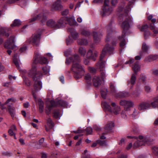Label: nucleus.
<instances>
[{
	"instance_id": "obj_1",
	"label": "nucleus",
	"mask_w": 158,
	"mask_h": 158,
	"mask_svg": "<svg viewBox=\"0 0 158 158\" xmlns=\"http://www.w3.org/2000/svg\"><path fill=\"white\" fill-rule=\"evenodd\" d=\"M34 60L32 65V69L28 73V75L32 77L34 81V89L35 92H38L42 87V84L40 79L42 77V74L39 71H37L35 64L38 63L41 64H46L48 63L47 59L45 57L41 56L39 53H35L34 57Z\"/></svg>"
},
{
	"instance_id": "obj_2",
	"label": "nucleus",
	"mask_w": 158,
	"mask_h": 158,
	"mask_svg": "<svg viewBox=\"0 0 158 158\" xmlns=\"http://www.w3.org/2000/svg\"><path fill=\"white\" fill-rule=\"evenodd\" d=\"M80 62V57L78 55H75L67 58L66 61V63L67 64H69L71 62L73 63L71 70L73 72L74 78L76 79L81 78L85 72L83 67L79 63Z\"/></svg>"
},
{
	"instance_id": "obj_3",
	"label": "nucleus",
	"mask_w": 158,
	"mask_h": 158,
	"mask_svg": "<svg viewBox=\"0 0 158 158\" xmlns=\"http://www.w3.org/2000/svg\"><path fill=\"white\" fill-rule=\"evenodd\" d=\"M113 50L114 48L113 47H110L108 44H106L102 51V54L101 55L100 60L97 64L98 67L100 69L101 76L103 81L106 77V74L104 68L105 63V61L102 60V59L104 57L106 53L110 54L112 53Z\"/></svg>"
},
{
	"instance_id": "obj_4",
	"label": "nucleus",
	"mask_w": 158,
	"mask_h": 158,
	"mask_svg": "<svg viewBox=\"0 0 158 158\" xmlns=\"http://www.w3.org/2000/svg\"><path fill=\"white\" fill-rule=\"evenodd\" d=\"M128 12L129 10H126L125 14L121 15L119 17L121 20L122 19L124 20L122 25V28L124 31L127 30L129 28V23L132 21L131 17L128 14Z\"/></svg>"
},
{
	"instance_id": "obj_5",
	"label": "nucleus",
	"mask_w": 158,
	"mask_h": 158,
	"mask_svg": "<svg viewBox=\"0 0 158 158\" xmlns=\"http://www.w3.org/2000/svg\"><path fill=\"white\" fill-rule=\"evenodd\" d=\"M66 105V102L62 100H60L56 103L54 101L52 100L50 101V105H47L46 107L45 112L47 115H49L51 114V110L53 107L56 106L64 107Z\"/></svg>"
},
{
	"instance_id": "obj_6",
	"label": "nucleus",
	"mask_w": 158,
	"mask_h": 158,
	"mask_svg": "<svg viewBox=\"0 0 158 158\" xmlns=\"http://www.w3.org/2000/svg\"><path fill=\"white\" fill-rule=\"evenodd\" d=\"M139 140H137L134 144L133 148H136L146 144L148 145L151 144L150 141L149 139L145 138L142 136H139Z\"/></svg>"
},
{
	"instance_id": "obj_7",
	"label": "nucleus",
	"mask_w": 158,
	"mask_h": 158,
	"mask_svg": "<svg viewBox=\"0 0 158 158\" xmlns=\"http://www.w3.org/2000/svg\"><path fill=\"white\" fill-rule=\"evenodd\" d=\"M102 106L104 107L105 111H108L111 113L113 112L114 114L116 115L118 114L120 110V107L118 106H116L113 109L114 110H112L110 106L106 102L102 103Z\"/></svg>"
},
{
	"instance_id": "obj_8",
	"label": "nucleus",
	"mask_w": 158,
	"mask_h": 158,
	"mask_svg": "<svg viewBox=\"0 0 158 158\" xmlns=\"http://www.w3.org/2000/svg\"><path fill=\"white\" fill-rule=\"evenodd\" d=\"M47 19L46 16L43 13H41L32 18L29 21L30 23H32L36 20H40L42 24H44Z\"/></svg>"
},
{
	"instance_id": "obj_9",
	"label": "nucleus",
	"mask_w": 158,
	"mask_h": 158,
	"mask_svg": "<svg viewBox=\"0 0 158 158\" xmlns=\"http://www.w3.org/2000/svg\"><path fill=\"white\" fill-rule=\"evenodd\" d=\"M120 104L124 106V110L128 111L130 110V108L134 106V104L133 102L131 101L122 100L120 102Z\"/></svg>"
},
{
	"instance_id": "obj_10",
	"label": "nucleus",
	"mask_w": 158,
	"mask_h": 158,
	"mask_svg": "<svg viewBox=\"0 0 158 158\" xmlns=\"http://www.w3.org/2000/svg\"><path fill=\"white\" fill-rule=\"evenodd\" d=\"M15 37L14 36H10L9 39L7 40L5 44L4 47L7 49H13L15 47Z\"/></svg>"
},
{
	"instance_id": "obj_11",
	"label": "nucleus",
	"mask_w": 158,
	"mask_h": 158,
	"mask_svg": "<svg viewBox=\"0 0 158 158\" xmlns=\"http://www.w3.org/2000/svg\"><path fill=\"white\" fill-rule=\"evenodd\" d=\"M40 34L39 33L34 34L32 36L31 42L33 45H38L40 43Z\"/></svg>"
},
{
	"instance_id": "obj_12",
	"label": "nucleus",
	"mask_w": 158,
	"mask_h": 158,
	"mask_svg": "<svg viewBox=\"0 0 158 158\" xmlns=\"http://www.w3.org/2000/svg\"><path fill=\"white\" fill-rule=\"evenodd\" d=\"M137 75L135 73H133L131 77L130 80L127 81V85L130 87V89H131L132 88L133 85L135 83Z\"/></svg>"
},
{
	"instance_id": "obj_13",
	"label": "nucleus",
	"mask_w": 158,
	"mask_h": 158,
	"mask_svg": "<svg viewBox=\"0 0 158 158\" xmlns=\"http://www.w3.org/2000/svg\"><path fill=\"white\" fill-rule=\"evenodd\" d=\"M98 55V53L97 52L94 51L93 52L91 50H90L88 51L86 56L87 58L95 61L96 60L95 58Z\"/></svg>"
},
{
	"instance_id": "obj_14",
	"label": "nucleus",
	"mask_w": 158,
	"mask_h": 158,
	"mask_svg": "<svg viewBox=\"0 0 158 158\" xmlns=\"http://www.w3.org/2000/svg\"><path fill=\"white\" fill-rule=\"evenodd\" d=\"M150 104L148 103L143 102L140 103L138 106V109L139 110L144 111L150 107Z\"/></svg>"
},
{
	"instance_id": "obj_15",
	"label": "nucleus",
	"mask_w": 158,
	"mask_h": 158,
	"mask_svg": "<svg viewBox=\"0 0 158 158\" xmlns=\"http://www.w3.org/2000/svg\"><path fill=\"white\" fill-rule=\"evenodd\" d=\"M112 8L110 6L103 7L102 15L103 16L108 15L112 13Z\"/></svg>"
},
{
	"instance_id": "obj_16",
	"label": "nucleus",
	"mask_w": 158,
	"mask_h": 158,
	"mask_svg": "<svg viewBox=\"0 0 158 158\" xmlns=\"http://www.w3.org/2000/svg\"><path fill=\"white\" fill-rule=\"evenodd\" d=\"M47 25L49 27L55 29H58L57 22H55L53 20L51 19L48 20L46 23Z\"/></svg>"
},
{
	"instance_id": "obj_17",
	"label": "nucleus",
	"mask_w": 158,
	"mask_h": 158,
	"mask_svg": "<svg viewBox=\"0 0 158 158\" xmlns=\"http://www.w3.org/2000/svg\"><path fill=\"white\" fill-rule=\"evenodd\" d=\"M93 36L94 40L95 43H98L102 35L100 32H94Z\"/></svg>"
},
{
	"instance_id": "obj_18",
	"label": "nucleus",
	"mask_w": 158,
	"mask_h": 158,
	"mask_svg": "<svg viewBox=\"0 0 158 158\" xmlns=\"http://www.w3.org/2000/svg\"><path fill=\"white\" fill-rule=\"evenodd\" d=\"M62 7L60 0H57L55 1L52 5V8L55 10H59Z\"/></svg>"
},
{
	"instance_id": "obj_19",
	"label": "nucleus",
	"mask_w": 158,
	"mask_h": 158,
	"mask_svg": "<svg viewBox=\"0 0 158 158\" xmlns=\"http://www.w3.org/2000/svg\"><path fill=\"white\" fill-rule=\"evenodd\" d=\"M93 85L95 87H98L101 84V81L98 77H94L93 80Z\"/></svg>"
},
{
	"instance_id": "obj_20",
	"label": "nucleus",
	"mask_w": 158,
	"mask_h": 158,
	"mask_svg": "<svg viewBox=\"0 0 158 158\" xmlns=\"http://www.w3.org/2000/svg\"><path fill=\"white\" fill-rule=\"evenodd\" d=\"M69 31L70 32L73 39L76 40L79 37L78 33L74 29L72 28H69Z\"/></svg>"
},
{
	"instance_id": "obj_21",
	"label": "nucleus",
	"mask_w": 158,
	"mask_h": 158,
	"mask_svg": "<svg viewBox=\"0 0 158 158\" xmlns=\"http://www.w3.org/2000/svg\"><path fill=\"white\" fill-rule=\"evenodd\" d=\"M66 22L67 21V23L71 26L75 25L77 23L74 17L71 18H67L65 17Z\"/></svg>"
},
{
	"instance_id": "obj_22",
	"label": "nucleus",
	"mask_w": 158,
	"mask_h": 158,
	"mask_svg": "<svg viewBox=\"0 0 158 158\" xmlns=\"http://www.w3.org/2000/svg\"><path fill=\"white\" fill-rule=\"evenodd\" d=\"M114 127V123L112 122H109L108 123L105 127V130L106 132H108L112 130Z\"/></svg>"
},
{
	"instance_id": "obj_23",
	"label": "nucleus",
	"mask_w": 158,
	"mask_h": 158,
	"mask_svg": "<svg viewBox=\"0 0 158 158\" xmlns=\"http://www.w3.org/2000/svg\"><path fill=\"white\" fill-rule=\"evenodd\" d=\"M65 17L61 18L57 21V25L58 26V29L61 27L64 23L67 24V23L66 22Z\"/></svg>"
},
{
	"instance_id": "obj_24",
	"label": "nucleus",
	"mask_w": 158,
	"mask_h": 158,
	"mask_svg": "<svg viewBox=\"0 0 158 158\" xmlns=\"http://www.w3.org/2000/svg\"><path fill=\"white\" fill-rule=\"evenodd\" d=\"M10 30L9 28L3 27H0V35H2L3 36L7 37L9 36V35L8 33H6V31Z\"/></svg>"
},
{
	"instance_id": "obj_25",
	"label": "nucleus",
	"mask_w": 158,
	"mask_h": 158,
	"mask_svg": "<svg viewBox=\"0 0 158 158\" xmlns=\"http://www.w3.org/2000/svg\"><path fill=\"white\" fill-rule=\"evenodd\" d=\"M125 37V33H123L122 35V36L119 38V40L120 41V47L123 48L124 46L126 44L124 37Z\"/></svg>"
},
{
	"instance_id": "obj_26",
	"label": "nucleus",
	"mask_w": 158,
	"mask_h": 158,
	"mask_svg": "<svg viewBox=\"0 0 158 158\" xmlns=\"http://www.w3.org/2000/svg\"><path fill=\"white\" fill-rule=\"evenodd\" d=\"M38 104L39 105V111L40 113H42L44 110V103L42 100L39 99L38 100Z\"/></svg>"
},
{
	"instance_id": "obj_27",
	"label": "nucleus",
	"mask_w": 158,
	"mask_h": 158,
	"mask_svg": "<svg viewBox=\"0 0 158 158\" xmlns=\"http://www.w3.org/2000/svg\"><path fill=\"white\" fill-rule=\"evenodd\" d=\"M139 62L137 61L136 62L133 67L132 69L134 71V73L137 74V72L139 71L140 70V67L139 65Z\"/></svg>"
},
{
	"instance_id": "obj_28",
	"label": "nucleus",
	"mask_w": 158,
	"mask_h": 158,
	"mask_svg": "<svg viewBox=\"0 0 158 158\" xmlns=\"http://www.w3.org/2000/svg\"><path fill=\"white\" fill-rule=\"evenodd\" d=\"M8 109L11 117L12 118L14 117L15 114V108L9 105L8 106Z\"/></svg>"
},
{
	"instance_id": "obj_29",
	"label": "nucleus",
	"mask_w": 158,
	"mask_h": 158,
	"mask_svg": "<svg viewBox=\"0 0 158 158\" xmlns=\"http://www.w3.org/2000/svg\"><path fill=\"white\" fill-rule=\"evenodd\" d=\"M149 28L154 34L158 33V28L155 27L154 24H151L149 26Z\"/></svg>"
},
{
	"instance_id": "obj_30",
	"label": "nucleus",
	"mask_w": 158,
	"mask_h": 158,
	"mask_svg": "<svg viewBox=\"0 0 158 158\" xmlns=\"http://www.w3.org/2000/svg\"><path fill=\"white\" fill-rule=\"evenodd\" d=\"M85 79L88 85H91V78L90 74L88 73L85 74Z\"/></svg>"
},
{
	"instance_id": "obj_31",
	"label": "nucleus",
	"mask_w": 158,
	"mask_h": 158,
	"mask_svg": "<svg viewBox=\"0 0 158 158\" xmlns=\"http://www.w3.org/2000/svg\"><path fill=\"white\" fill-rule=\"evenodd\" d=\"M106 28L107 30V38L106 39V41L107 42L109 41L108 36H109L110 34L112 32V28L111 25L110 24L108 26L106 27Z\"/></svg>"
},
{
	"instance_id": "obj_32",
	"label": "nucleus",
	"mask_w": 158,
	"mask_h": 158,
	"mask_svg": "<svg viewBox=\"0 0 158 158\" xmlns=\"http://www.w3.org/2000/svg\"><path fill=\"white\" fill-rule=\"evenodd\" d=\"M13 62L15 64L18 69L19 68V60H18V56L17 55L15 54L13 57Z\"/></svg>"
},
{
	"instance_id": "obj_33",
	"label": "nucleus",
	"mask_w": 158,
	"mask_h": 158,
	"mask_svg": "<svg viewBox=\"0 0 158 158\" xmlns=\"http://www.w3.org/2000/svg\"><path fill=\"white\" fill-rule=\"evenodd\" d=\"M120 98L128 97L130 96V94L128 92H122L118 94Z\"/></svg>"
},
{
	"instance_id": "obj_34",
	"label": "nucleus",
	"mask_w": 158,
	"mask_h": 158,
	"mask_svg": "<svg viewBox=\"0 0 158 158\" xmlns=\"http://www.w3.org/2000/svg\"><path fill=\"white\" fill-rule=\"evenodd\" d=\"M53 116L56 119H59L60 118L61 115L59 113L58 110H54Z\"/></svg>"
},
{
	"instance_id": "obj_35",
	"label": "nucleus",
	"mask_w": 158,
	"mask_h": 158,
	"mask_svg": "<svg viewBox=\"0 0 158 158\" xmlns=\"http://www.w3.org/2000/svg\"><path fill=\"white\" fill-rule=\"evenodd\" d=\"M21 24V22L19 19H15L14 20L13 23L11 24L10 26L11 27L19 26Z\"/></svg>"
},
{
	"instance_id": "obj_36",
	"label": "nucleus",
	"mask_w": 158,
	"mask_h": 158,
	"mask_svg": "<svg viewBox=\"0 0 158 158\" xmlns=\"http://www.w3.org/2000/svg\"><path fill=\"white\" fill-rule=\"evenodd\" d=\"M78 44L81 45H85L88 44L87 40L85 39L79 40L77 41Z\"/></svg>"
},
{
	"instance_id": "obj_37",
	"label": "nucleus",
	"mask_w": 158,
	"mask_h": 158,
	"mask_svg": "<svg viewBox=\"0 0 158 158\" xmlns=\"http://www.w3.org/2000/svg\"><path fill=\"white\" fill-rule=\"evenodd\" d=\"M157 58L156 56L150 55L146 59V60L148 61H150L153 60H156Z\"/></svg>"
},
{
	"instance_id": "obj_38",
	"label": "nucleus",
	"mask_w": 158,
	"mask_h": 158,
	"mask_svg": "<svg viewBox=\"0 0 158 158\" xmlns=\"http://www.w3.org/2000/svg\"><path fill=\"white\" fill-rule=\"evenodd\" d=\"M154 101L151 103L152 105L154 108L158 106V97L155 98L154 99Z\"/></svg>"
},
{
	"instance_id": "obj_39",
	"label": "nucleus",
	"mask_w": 158,
	"mask_h": 158,
	"mask_svg": "<svg viewBox=\"0 0 158 158\" xmlns=\"http://www.w3.org/2000/svg\"><path fill=\"white\" fill-rule=\"evenodd\" d=\"M148 26L147 25L145 24L143 25L141 28L140 29L141 31H144V36L145 38L146 37V32H145V31L148 28Z\"/></svg>"
},
{
	"instance_id": "obj_40",
	"label": "nucleus",
	"mask_w": 158,
	"mask_h": 158,
	"mask_svg": "<svg viewBox=\"0 0 158 158\" xmlns=\"http://www.w3.org/2000/svg\"><path fill=\"white\" fill-rule=\"evenodd\" d=\"M79 52L81 56H84L86 53V51L83 47H80L79 49Z\"/></svg>"
},
{
	"instance_id": "obj_41",
	"label": "nucleus",
	"mask_w": 158,
	"mask_h": 158,
	"mask_svg": "<svg viewBox=\"0 0 158 158\" xmlns=\"http://www.w3.org/2000/svg\"><path fill=\"white\" fill-rule=\"evenodd\" d=\"M107 92V89H104V90H101V95L103 98H106Z\"/></svg>"
},
{
	"instance_id": "obj_42",
	"label": "nucleus",
	"mask_w": 158,
	"mask_h": 158,
	"mask_svg": "<svg viewBox=\"0 0 158 158\" xmlns=\"http://www.w3.org/2000/svg\"><path fill=\"white\" fill-rule=\"evenodd\" d=\"M81 33L82 35L85 36H88L90 34V33L89 31L86 30H83Z\"/></svg>"
},
{
	"instance_id": "obj_43",
	"label": "nucleus",
	"mask_w": 158,
	"mask_h": 158,
	"mask_svg": "<svg viewBox=\"0 0 158 158\" xmlns=\"http://www.w3.org/2000/svg\"><path fill=\"white\" fill-rule=\"evenodd\" d=\"M42 70L44 74H46L49 73V67L46 66L42 68Z\"/></svg>"
},
{
	"instance_id": "obj_44",
	"label": "nucleus",
	"mask_w": 158,
	"mask_h": 158,
	"mask_svg": "<svg viewBox=\"0 0 158 158\" xmlns=\"http://www.w3.org/2000/svg\"><path fill=\"white\" fill-rule=\"evenodd\" d=\"M23 80L26 85L27 86H29L31 85V82L25 77H23Z\"/></svg>"
},
{
	"instance_id": "obj_45",
	"label": "nucleus",
	"mask_w": 158,
	"mask_h": 158,
	"mask_svg": "<svg viewBox=\"0 0 158 158\" xmlns=\"http://www.w3.org/2000/svg\"><path fill=\"white\" fill-rule=\"evenodd\" d=\"M47 122L48 125L51 128L54 126V124L52 119L50 118H48L47 120Z\"/></svg>"
},
{
	"instance_id": "obj_46",
	"label": "nucleus",
	"mask_w": 158,
	"mask_h": 158,
	"mask_svg": "<svg viewBox=\"0 0 158 158\" xmlns=\"http://www.w3.org/2000/svg\"><path fill=\"white\" fill-rule=\"evenodd\" d=\"M97 144L100 146H104L106 145V142L104 140H98L97 141Z\"/></svg>"
},
{
	"instance_id": "obj_47",
	"label": "nucleus",
	"mask_w": 158,
	"mask_h": 158,
	"mask_svg": "<svg viewBox=\"0 0 158 158\" xmlns=\"http://www.w3.org/2000/svg\"><path fill=\"white\" fill-rule=\"evenodd\" d=\"M149 47L146 44L144 43L142 45V49L143 51L147 52L148 50Z\"/></svg>"
},
{
	"instance_id": "obj_48",
	"label": "nucleus",
	"mask_w": 158,
	"mask_h": 158,
	"mask_svg": "<svg viewBox=\"0 0 158 158\" xmlns=\"http://www.w3.org/2000/svg\"><path fill=\"white\" fill-rule=\"evenodd\" d=\"M144 89L145 91L147 93L150 92L151 91V89L150 86L148 85H146L145 86Z\"/></svg>"
},
{
	"instance_id": "obj_49",
	"label": "nucleus",
	"mask_w": 158,
	"mask_h": 158,
	"mask_svg": "<svg viewBox=\"0 0 158 158\" xmlns=\"http://www.w3.org/2000/svg\"><path fill=\"white\" fill-rule=\"evenodd\" d=\"M140 79L141 81L145 82L146 80V77L145 75L141 74L140 76Z\"/></svg>"
},
{
	"instance_id": "obj_50",
	"label": "nucleus",
	"mask_w": 158,
	"mask_h": 158,
	"mask_svg": "<svg viewBox=\"0 0 158 158\" xmlns=\"http://www.w3.org/2000/svg\"><path fill=\"white\" fill-rule=\"evenodd\" d=\"M138 114L139 112L136 109H134L133 113L131 115L132 116L133 118H135L136 116Z\"/></svg>"
},
{
	"instance_id": "obj_51",
	"label": "nucleus",
	"mask_w": 158,
	"mask_h": 158,
	"mask_svg": "<svg viewBox=\"0 0 158 158\" xmlns=\"http://www.w3.org/2000/svg\"><path fill=\"white\" fill-rule=\"evenodd\" d=\"M86 131L87 134H91L92 131V128L90 127H87L86 128Z\"/></svg>"
},
{
	"instance_id": "obj_52",
	"label": "nucleus",
	"mask_w": 158,
	"mask_h": 158,
	"mask_svg": "<svg viewBox=\"0 0 158 158\" xmlns=\"http://www.w3.org/2000/svg\"><path fill=\"white\" fill-rule=\"evenodd\" d=\"M88 69L90 73H94L96 72V69L95 68L91 67H89Z\"/></svg>"
},
{
	"instance_id": "obj_53",
	"label": "nucleus",
	"mask_w": 158,
	"mask_h": 158,
	"mask_svg": "<svg viewBox=\"0 0 158 158\" xmlns=\"http://www.w3.org/2000/svg\"><path fill=\"white\" fill-rule=\"evenodd\" d=\"M110 87L111 92L113 93H115L116 90L114 84L110 83Z\"/></svg>"
},
{
	"instance_id": "obj_54",
	"label": "nucleus",
	"mask_w": 158,
	"mask_h": 158,
	"mask_svg": "<svg viewBox=\"0 0 158 158\" xmlns=\"http://www.w3.org/2000/svg\"><path fill=\"white\" fill-rule=\"evenodd\" d=\"M15 99L14 98H9L7 100L6 102H5V104H7L10 102H15Z\"/></svg>"
},
{
	"instance_id": "obj_55",
	"label": "nucleus",
	"mask_w": 158,
	"mask_h": 158,
	"mask_svg": "<svg viewBox=\"0 0 158 158\" xmlns=\"http://www.w3.org/2000/svg\"><path fill=\"white\" fill-rule=\"evenodd\" d=\"M110 0H104L103 7L110 6H109Z\"/></svg>"
},
{
	"instance_id": "obj_56",
	"label": "nucleus",
	"mask_w": 158,
	"mask_h": 158,
	"mask_svg": "<svg viewBox=\"0 0 158 158\" xmlns=\"http://www.w3.org/2000/svg\"><path fill=\"white\" fill-rule=\"evenodd\" d=\"M153 152L156 154H158V147L155 146L152 148Z\"/></svg>"
},
{
	"instance_id": "obj_57",
	"label": "nucleus",
	"mask_w": 158,
	"mask_h": 158,
	"mask_svg": "<svg viewBox=\"0 0 158 158\" xmlns=\"http://www.w3.org/2000/svg\"><path fill=\"white\" fill-rule=\"evenodd\" d=\"M27 49L26 46L25 45L23 46V47H21L19 49V51L20 52H24Z\"/></svg>"
},
{
	"instance_id": "obj_58",
	"label": "nucleus",
	"mask_w": 158,
	"mask_h": 158,
	"mask_svg": "<svg viewBox=\"0 0 158 158\" xmlns=\"http://www.w3.org/2000/svg\"><path fill=\"white\" fill-rule=\"evenodd\" d=\"M73 40L72 39L69 38L66 40V43L67 45H70L72 43H73Z\"/></svg>"
},
{
	"instance_id": "obj_59",
	"label": "nucleus",
	"mask_w": 158,
	"mask_h": 158,
	"mask_svg": "<svg viewBox=\"0 0 158 158\" xmlns=\"http://www.w3.org/2000/svg\"><path fill=\"white\" fill-rule=\"evenodd\" d=\"M57 156V153L56 152H52L50 158H56Z\"/></svg>"
},
{
	"instance_id": "obj_60",
	"label": "nucleus",
	"mask_w": 158,
	"mask_h": 158,
	"mask_svg": "<svg viewBox=\"0 0 158 158\" xmlns=\"http://www.w3.org/2000/svg\"><path fill=\"white\" fill-rule=\"evenodd\" d=\"M69 13V10L68 9H66L64 11H62L61 14L63 15H67Z\"/></svg>"
},
{
	"instance_id": "obj_61",
	"label": "nucleus",
	"mask_w": 158,
	"mask_h": 158,
	"mask_svg": "<svg viewBox=\"0 0 158 158\" xmlns=\"http://www.w3.org/2000/svg\"><path fill=\"white\" fill-rule=\"evenodd\" d=\"M8 133L9 134V135L11 136H13L14 135H15V131H13L12 129H10L8 131Z\"/></svg>"
},
{
	"instance_id": "obj_62",
	"label": "nucleus",
	"mask_w": 158,
	"mask_h": 158,
	"mask_svg": "<svg viewBox=\"0 0 158 158\" xmlns=\"http://www.w3.org/2000/svg\"><path fill=\"white\" fill-rule=\"evenodd\" d=\"M10 83V82H4V83H3L2 84V86L4 87H8Z\"/></svg>"
},
{
	"instance_id": "obj_63",
	"label": "nucleus",
	"mask_w": 158,
	"mask_h": 158,
	"mask_svg": "<svg viewBox=\"0 0 158 158\" xmlns=\"http://www.w3.org/2000/svg\"><path fill=\"white\" fill-rule=\"evenodd\" d=\"M152 72L154 75L158 76V69H153Z\"/></svg>"
},
{
	"instance_id": "obj_64",
	"label": "nucleus",
	"mask_w": 158,
	"mask_h": 158,
	"mask_svg": "<svg viewBox=\"0 0 158 158\" xmlns=\"http://www.w3.org/2000/svg\"><path fill=\"white\" fill-rule=\"evenodd\" d=\"M121 115L122 118H127V115L126 114L125 111H123L121 113Z\"/></svg>"
}]
</instances>
